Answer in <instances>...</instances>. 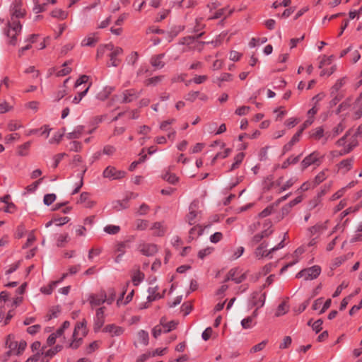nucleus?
Listing matches in <instances>:
<instances>
[{
    "label": "nucleus",
    "instance_id": "9d476101",
    "mask_svg": "<svg viewBox=\"0 0 362 362\" xmlns=\"http://www.w3.org/2000/svg\"><path fill=\"white\" fill-rule=\"evenodd\" d=\"M88 300L92 307L99 306L106 302L107 293L104 290H102L98 294L90 295Z\"/></svg>",
    "mask_w": 362,
    "mask_h": 362
},
{
    "label": "nucleus",
    "instance_id": "6e6d98bb",
    "mask_svg": "<svg viewBox=\"0 0 362 362\" xmlns=\"http://www.w3.org/2000/svg\"><path fill=\"white\" fill-rule=\"evenodd\" d=\"M33 232L34 231L33 230L29 233L26 243H25L24 245H23V249L29 247L35 240V237L34 235Z\"/></svg>",
    "mask_w": 362,
    "mask_h": 362
},
{
    "label": "nucleus",
    "instance_id": "c9c22d12",
    "mask_svg": "<svg viewBox=\"0 0 362 362\" xmlns=\"http://www.w3.org/2000/svg\"><path fill=\"white\" fill-rule=\"evenodd\" d=\"M138 339L141 344L147 345L148 344L149 339L148 333L145 330H140L138 332Z\"/></svg>",
    "mask_w": 362,
    "mask_h": 362
},
{
    "label": "nucleus",
    "instance_id": "1a4fd4ad",
    "mask_svg": "<svg viewBox=\"0 0 362 362\" xmlns=\"http://www.w3.org/2000/svg\"><path fill=\"white\" fill-rule=\"evenodd\" d=\"M125 175V172L122 170H117L115 167L108 166L103 171L104 177L112 179V180H119L124 177Z\"/></svg>",
    "mask_w": 362,
    "mask_h": 362
},
{
    "label": "nucleus",
    "instance_id": "13d9d810",
    "mask_svg": "<svg viewBox=\"0 0 362 362\" xmlns=\"http://www.w3.org/2000/svg\"><path fill=\"white\" fill-rule=\"evenodd\" d=\"M27 346V343L24 340H21L19 343H18L17 351H16V355H21Z\"/></svg>",
    "mask_w": 362,
    "mask_h": 362
},
{
    "label": "nucleus",
    "instance_id": "0e129e2a",
    "mask_svg": "<svg viewBox=\"0 0 362 362\" xmlns=\"http://www.w3.org/2000/svg\"><path fill=\"white\" fill-rule=\"evenodd\" d=\"M41 329L40 325H32L27 329V332L31 335H34L37 333Z\"/></svg>",
    "mask_w": 362,
    "mask_h": 362
},
{
    "label": "nucleus",
    "instance_id": "6e6552de",
    "mask_svg": "<svg viewBox=\"0 0 362 362\" xmlns=\"http://www.w3.org/2000/svg\"><path fill=\"white\" fill-rule=\"evenodd\" d=\"M321 273V268L318 265H315L309 268L303 269L296 274V278L304 277L305 280L315 279Z\"/></svg>",
    "mask_w": 362,
    "mask_h": 362
},
{
    "label": "nucleus",
    "instance_id": "338daca9",
    "mask_svg": "<svg viewBox=\"0 0 362 362\" xmlns=\"http://www.w3.org/2000/svg\"><path fill=\"white\" fill-rule=\"evenodd\" d=\"M116 151V148L110 145H107L103 148V153L105 155L112 156Z\"/></svg>",
    "mask_w": 362,
    "mask_h": 362
},
{
    "label": "nucleus",
    "instance_id": "6ab92c4d",
    "mask_svg": "<svg viewBox=\"0 0 362 362\" xmlns=\"http://www.w3.org/2000/svg\"><path fill=\"white\" fill-rule=\"evenodd\" d=\"M164 54H160L153 57L151 59V65L156 69H162L165 66V62L163 61Z\"/></svg>",
    "mask_w": 362,
    "mask_h": 362
},
{
    "label": "nucleus",
    "instance_id": "b1692460",
    "mask_svg": "<svg viewBox=\"0 0 362 362\" xmlns=\"http://www.w3.org/2000/svg\"><path fill=\"white\" fill-rule=\"evenodd\" d=\"M300 158V155L297 156H292L288 158L285 161H284V163L281 165H277L276 166V168H281L282 169H286L290 165L297 163L299 161Z\"/></svg>",
    "mask_w": 362,
    "mask_h": 362
},
{
    "label": "nucleus",
    "instance_id": "de8ad7c7",
    "mask_svg": "<svg viewBox=\"0 0 362 362\" xmlns=\"http://www.w3.org/2000/svg\"><path fill=\"white\" fill-rule=\"evenodd\" d=\"M83 339L81 337H73V341L69 344V347L73 349H78L82 344Z\"/></svg>",
    "mask_w": 362,
    "mask_h": 362
},
{
    "label": "nucleus",
    "instance_id": "0eeeda50",
    "mask_svg": "<svg viewBox=\"0 0 362 362\" xmlns=\"http://www.w3.org/2000/svg\"><path fill=\"white\" fill-rule=\"evenodd\" d=\"M106 49L110 51L108 57L110 58L108 66H119L121 60L118 58L123 53V49L119 47H114L112 44L106 45Z\"/></svg>",
    "mask_w": 362,
    "mask_h": 362
},
{
    "label": "nucleus",
    "instance_id": "c85d7f7f",
    "mask_svg": "<svg viewBox=\"0 0 362 362\" xmlns=\"http://www.w3.org/2000/svg\"><path fill=\"white\" fill-rule=\"evenodd\" d=\"M25 11L22 10L19 6H15L13 8V11L11 15V18L10 21H18L19 18H21L24 16Z\"/></svg>",
    "mask_w": 362,
    "mask_h": 362
},
{
    "label": "nucleus",
    "instance_id": "69168bd1",
    "mask_svg": "<svg viewBox=\"0 0 362 362\" xmlns=\"http://www.w3.org/2000/svg\"><path fill=\"white\" fill-rule=\"evenodd\" d=\"M139 58V54L136 52H132L127 57L129 64H134Z\"/></svg>",
    "mask_w": 362,
    "mask_h": 362
},
{
    "label": "nucleus",
    "instance_id": "a18cd8bd",
    "mask_svg": "<svg viewBox=\"0 0 362 362\" xmlns=\"http://www.w3.org/2000/svg\"><path fill=\"white\" fill-rule=\"evenodd\" d=\"M267 342H268L267 340H264V341H261L260 343L256 344L255 346H252V348L250 349V353H256V352L262 351V349H264Z\"/></svg>",
    "mask_w": 362,
    "mask_h": 362
},
{
    "label": "nucleus",
    "instance_id": "49530a36",
    "mask_svg": "<svg viewBox=\"0 0 362 362\" xmlns=\"http://www.w3.org/2000/svg\"><path fill=\"white\" fill-rule=\"evenodd\" d=\"M292 343V339L290 336H286L283 339V341L279 345L280 349H288Z\"/></svg>",
    "mask_w": 362,
    "mask_h": 362
},
{
    "label": "nucleus",
    "instance_id": "680f3d73",
    "mask_svg": "<svg viewBox=\"0 0 362 362\" xmlns=\"http://www.w3.org/2000/svg\"><path fill=\"white\" fill-rule=\"evenodd\" d=\"M64 134V130L61 134H55L49 141L50 144H59Z\"/></svg>",
    "mask_w": 362,
    "mask_h": 362
},
{
    "label": "nucleus",
    "instance_id": "c756f323",
    "mask_svg": "<svg viewBox=\"0 0 362 362\" xmlns=\"http://www.w3.org/2000/svg\"><path fill=\"white\" fill-rule=\"evenodd\" d=\"M71 64V61L64 62L62 66H63L62 69L59 70L57 72V74H56L57 76H64L69 74L71 71V68L69 66Z\"/></svg>",
    "mask_w": 362,
    "mask_h": 362
},
{
    "label": "nucleus",
    "instance_id": "8fccbe9b",
    "mask_svg": "<svg viewBox=\"0 0 362 362\" xmlns=\"http://www.w3.org/2000/svg\"><path fill=\"white\" fill-rule=\"evenodd\" d=\"M56 195L54 194H47L45 195L43 202L45 205H50L56 200Z\"/></svg>",
    "mask_w": 362,
    "mask_h": 362
},
{
    "label": "nucleus",
    "instance_id": "473e14b6",
    "mask_svg": "<svg viewBox=\"0 0 362 362\" xmlns=\"http://www.w3.org/2000/svg\"><path fill=\"white\" fill-rule=\"evenodd\" d=\"M51 15L53 18L64 20L67 18L68 13L62 9L57 8L52 11Z\"/></svg>",
    "mask_w": 362,
    "mask_h": 362
},
{
    "label": "nucleus",
    "instance_id": "ea45409f",
    "mask_svg": "<svg viewBox=\"0 0 362 362\" xmlns=\"http://www.w3.org/2000/svg\"><path fill=\"white\" fill-rule=\"evenodd\" d=\"M144 279V274L141 272L139 270L136 272L132 276V282L134 286H138V284L143 281Z\"/></svg>",
    "mask_w": 362,
    "mask_h": 362
},
{
    "label": "nucleus",
    "instance_id": "f257e3e1",
    "mask_svg": "<svg viewBox=\"0 0 362 362\" xmlns=\"http://www.w3.org/2000/svg\"><path fill=\"white\" fill-rule=\"evenodd\" d=\"M349 110L350 116L354 120H357L362 117V92L354 103L350 100H346L339 105L337 112L340 113Z\"/></svg>",
    "mask_w": 362,
    "mask_h": 362
},
{
    "label": "nucleus",
    "instance_id": "5fc2aeb1",
    "mask_svg": "<svg viewBox=\"0 0 362 362\" xmlns=\"http://www.w3.org/2000/svg\"><path fill=\"white\" fill-rule=\"evenodd\" d=\"M323 323V320L322 319H318L315 322H314L312 325L313 330L315 332V333L320 332L322 329V325Z\"/></svg>",
    "mask_w": 362,
    "mask_h": 362
},
{
    "label": "nucleus",
    "instance_id": "864d4df0",
    "mask_svg": "<svg viewBox=\"0 0 362 362\" xmlns=\"http://www.w3.org/2000/svg\"><path fill=\"white\" fill-rule=\"evenodd\" d=\"M62 349V346L57 344L54 348L49 349L48 351H45L47 353V356H49V357L52 358L56 354L59 352Z\"/></svg>",
    "mask_w": 362,
    "mask_h": 362
},
{
    "label": "nucleus",
    "instance_id": "603ef678",
    "mask_svg": "<svg viewBox=\"0 0 362 362\" xmlns=\"http://www.w3.org/2000/svg\"><path fill=\"white\" fill-rule=\"evenodd\" d=\"M213 247H208L206 248L202 249L198 252V257L203 259L205 257L210 255L213 251Z\"/></svg>",
    "mask_w": 362,
    "mask_h": 362
},
{
    "label": "nucleus",
    "instance_id": "ddd939ff",
    "mask_svg": "<svg viewBox=\"0 0 362 362\" xmlns=\"http://www.w3.org/2000/svg\"><path fill=\"white\" fill-rule=\"evenodd\" d=\"M158 251L157 245L155 244H143L140 245V252L146 256H153Z\"/></svg>",
    "mask_w": 362,
    "mask_h": 362
},
{
    "label": "nucleus",
    "instance_id": "09e8293b",
    "mask_svg": "<svg viewBox=\"0 0 362 362\" xmlns=\"http://www.w3.org/2000/svg\"><path fill=\"white\" fill-rule=\"evenodd\" d=\"M89 88H90V86H88L84 90L78 93V95L74 98L72 103H75V104H78L81 100V99L86 95V93L88 91Z\"/></svg>",
    "mask_w": 362,
    "mask_h": 362
},
{
    "label": "nucleus",
    "instance_id": "a878e982",
    "mask_svg": "<svg viewBox=\"0 0 362 362\" xmlns=\"http://www.w3.org/2000/svg\"><path fill=\"white\" fill-rule=\"evenodd\" d=\"M346 78H342L337 80L331 88V95H334L335 93H339L340 89L346 84Z\"/></svg>",
    "mask_w": 362,
    "mask_h": 362
},
{
    "label": "nucleus",
    "instance_id": "a19ab883",
    "mask_svg": "<svg viewBox=\"0 0 362 362\" xmlns=\"http://www.w3.org/2000/svg\"><path fill=\"white\" fill-rule=\"evenodd\" d=\"M288 310V306L286 305V302H282L279 305L277 308V310L276 313V316L279 317L286 314Z\"/></svg>",
    "mask_w": 362,
    "mask_h": 362
},
{
    "label": "nucleus",
    "instance_id": "774afa93",
    "mask_svg": "<svg viewBox=\"0 0 362 362\" xmlns=\"http://www.w3.org/2000/svg\"><path fill=\"white\" fill-rule=\"evenodd\" d=\"M357 241H362V228H358V233L354 235L351 239L350 243H355Z\"/></svg>",
    "mask_w": 362,
    "mask_h": 362
},
{
    "label": "nucleus",
    "instance_id": "423d86ee",
    "mask_svg": "<svg viewBox=\"0 0 362 362\" xmlns=\"http://www.w3.org/2000/svg\"><path fill=\"white\" fill-rule=\"evenodd\" d=\"M324 158V155H322L318 151H313L302 160L301 162V168L302 170L306 169L308 167L314 165L315 166H319Z\"/></svg>",
    "mask_w": 362,
    "mask_h": 362
},
{
    "label": "nucleus",
    "instance_id": "e433bc0d",
    "mask_svg": "<svg viewBox=\"0 0 362 362\" xmlns=\"http://www.w3.org/2000/svg\"><path fill=\"white\" fill-rule=\"evenodd\" d=\"M204 228H191L189 230V239H194V235L199 237L202 235Z\"/></svg>",
    "mask_w": 362,
    "mask_h": 362
},
{
    "label": "nucleus",
    "instance_id": "f704fd0d",
    "mask_svg": "<svg viewBox=\"0 0 362 362\" xmlns=\"http://www.w3.org/2000/svg\"><path fill=\"white\" fill-rule=\"evenodd\" d=\"M328 171V170H324L321 172H320L315 177L314 179V187L315 186H317L319 184H320L322 182H323L327 177V172Z\"/></svg>",
    "mask_w": 362,
    "mask_h": 362
},
{
    "label": "nucleus",
    "instance_id": "e2e57ef3",
    "mask_svg": "<svg viewBox=\"0 0 362 362\" xmlns=\"http://www.w3.org/2000/svg\"><path fill=\"white\" fill-rule=\"evenodd\" d=\"M346 190H347V187H342L341 189L338 190L336 193H334L332 196L331 199L332 201H334V200H337V199H339L340 197H341L344 194V193L346 192Z\"/></svg>",
    "mask_w": 362,
    "mask_h": 362
},
{
    "label": "nucleus",
    "instance_id": "4d7b16f0",
    "mask_svg": "<svg viewBox=\"0 0 362 362\" xmlns=\"http://www.w3.org/2000/svg\"><path fill=\"white\" fill-rule=\"evenodd\" d=\"M303 198L301 196H299L298 197H296L295 199L289 202V204H288V206H285L283 210L284 211H286V212L288 211V209L291 207H293V206H295L296 204L300 203L301 201H302Z\"/></svg>",
    "mask_w": 362,
    "mask_h": 362
},
{
    "label": "nucleus",
    "instance_id": "2f4dec72",
    "mask_svg": "<svg viewBox=\"0 0 362 362\" xmlns=\"http://www.w3.org/2000/svg\"><path fill=\"white\" fill-rule=\"evenodd\" d=\"M345 127H346V125L344 124V119H343L339 122V124H338V125L333 129L332 133L328 135V137L330 136L331 134H332V137L337 136V135H339L340 133H341L343 132V130L345 129Z\"/></svg>",
    "mask_w": 362,
    "mask_h": 362
},
{
    "label": "nucleus",
    "instance_id": "4be33fe9",
    "mask_svg": "<svg viewBox=\"0 0 362 362\" xmlns=\"http://www.w3.org/2000/svg\"><path fill=\"white\" fill-rule=\"evenodd\" d=\"M84 130V127L79 125L77 126L73 132H69L66 134V137L68 139H78L81 137V134H83Z\"/></svg>",
    "mask_w": 362,
    "mask_h": 362
},
{
    "label": "nucleus",
    "instance_id": "20e7f679",
    "mask_svg": "<svg viewBox=\"0 0 362 362\" xmlns=\"http://www.w3.org/2000/svg\"><path fill=\"white\" fill-rule=\"evenodd\" d=\"M351 135V130H349L346 134L337 141V145L339 146H344V149L341 150L339 153L341 156H344L350 153L357 145L358 142L356 139V135H353L348 141L347 138Z\"/></svg>",
    "mask_w": 362,
    "mask_h": 362
},
{
    "label": "nucleus",
    "instance_id": "58836bf2",
    "mask_svg": "<svg viewBox=\"0 0 362 362\" xmlns=\"http://www.w3.org/2000/svg\"><path fill=\"white\" fill-rule=\"evenodd\" d=\"M256 323L254 322V320L248 316L247 317L243 319L241 321V325L243 329H250L255 325Z\"/></svg>",
    "mask_w": 362,
    "mask_h": 362
},
{
    "label": "nucleus",
    "instance_id": "3c124183",
    "mask_svg": "<svg viewBox=\"0 0 362 362\" xmlns=\"http://www.w3.org/2000/svg\"><path fill=\"white\" fill-rule=\"evenodd\" d=\"M163 78V76H158L155 77L150 78L146 81V84L147 86L150 85H156L159 83Z\"/></svg>",
    "mask_w": 362,
    "mask_h": 362
},
{
    "label": "nucleus",
    "instance_id": "cd10ccee",
    "mask_svg": "<svg viewBox=\"0 0 362 362\" xmlns=\"http://www.w3.org/2000/svg\"><path fill=\"white\" fill-rule=\"evenodd\" d=\"M30 141H27L18 147V154L21 156H25L28 154V150L31 146Z\"/></svg>",
    "mask_w": 362,
    "mask_h": 362
},
{
    "label": "nucleus",
    "instance_id": "4468645a",
    "mask_svg": "<svg viewBox=\"0 0 362 362\" xmlns=\"http://www.w3.org/2000/svg\"><path fill=\"white\" fill-rule=\"evenodd\" d=\"M303 133V129H300L296 134L293 135L291 140L285 144L282 148V155H284L286 153L290 151L293 145L299 141L300 136Z\"/></svg>",
    "mask_w": 362,
    "mask_h": 362
},
{
    "label": "nucleus",
    "instance_id": "aec40b11",
    "mask_svg": "<svg viewBox=\"0 0 362 362\" xmlns=\"http://www.w3.org/2000/svg\"><path fill=\"white\" fill-rule=\"evenodd\" d=\"M78 202L83 204L86 208H91L94 205V202L90 199V194L87 192H83L81 194Z\"/></svg>",
    "mask_w": 362,
    "mask_h": 362
},
{
    "label": "nucleus",
    "instance_id": "79ce46f5",
    "mask_svg": "<svg viewBox=\"0 0 362 362\" xmlns=\"http://www.w3.org/2000/svg\"><path fill=\"white\" fill-rule=\"evenodd\" d=\"M177 325H178V322L175 320H171V321L168 322L166 325H165L164 326L162 327L163 329V332L164 333L170 332V331L175 329Z\"/></svg>",
    "mask_w": 362,
    "mask_h": 362
},
{
    "label": "nucleus",
    "instance_id": "bb28decb",
    "mask_svg": "<svg viewBox=\"0 0 362 362\" xmlns=\"http://www.w3.org/2000/svg\"><path fill=\"white\" fill-rule=\"evenodd\" d=\"M98 40V38L95 37V34H91L81 41V46H93Z\"/></svg>",
    "mask_w": 362,
    "mask_h": 362
},
{
    "label": "nucleus",
    "instance_id": "a211bd4d",
    "mask_svg": "<svg viewBox=\"0 0 362 362\" xmlns=\"http://www.w3.org/2000/svg\"><path fill=\"white\" fill-rule=\"evenodd\" d=\"M123 329L121 327L115 325H107L104 329L103 332L112 334V336H119L123 333Z\"/></svg>",
    "mask_w": 362,
    "mask_h": 362
},
{
    "label": "nucleus",
    "instance_id": "37998d69",
    "mask_svg": "<svg viewBox=\"0 0 362 362\" xmlns=\"http://www.w3.org/2000/svg\"><path fill=\"white\" fill-rule=\"evenodd\" d=\"M116 298V292L114 288H109L107 293V303L112 304V302L115 300Z\"/></svg>",
    "mask_w": 362,
    "mask_h": 362
},
{
    "label": "nucleus",
    "instance_id": "f03ea898",
    "mask_svg": "<svg viewBox=\"0 0 362 362\" xmlns=\"http://www.w3.org/2000/svg\"><path fill=\"white\" fill-rule=\"evenodd\" d=\"M22 26L18 21H8L4 33L7 37V43L15 46L17 44V37L21 33Z\"/></svg>",
    "mask_w": 362,
    "mask_h": 362
},
{
    "label": "nucleus",
    "instance_id": "f8f14e48",
    "mask_svg": "<svg viewBox=\"0 0 362 362\" xmlns=\"http://www.w3.org/2000/svg\"><path fill=\"white\" fill-rule=\"evenodd\" d=\"M70 218L66 216H55L51 221L47 222L45 226H62L69 223Z\"/></svg>",
    "mask_w": 362,
    "mask_h": 362
},
{
    "label": "nucleus",
    "instance_id": "412c9836",
    "mask_svg": "<svg viewBox=\"0 0 362 362\" xmlns=\"http://www.w3.org/2000/svg\"><path fill=\"white\" fill-rule=\"evenodd\" d=\"M6 346L8 348L9 351H11L14 354H16V351H17L18 347V341L14 340V336L12 334H9L7 337L6 341Z\"/></svg>",
    "mask_w": 362,
    "mask_h": 362
},
{
    "label": "nucleus",
    "instance_id": "2eb2a0df",
    "mask_svg": "<svg viewBox=\"0 0 362 362\" xmlns=\"http://www.w3.org/2000/svg\"><path fill=\"white\" fill-rule=\"evenodd\" d=\"M252 298V305L261 308L265 303L266 293H264L260 294L258 291L253 292Z\"/></svg>",
    "mask_w": 362,
    "mask_h": 362
},
{
    "label": "nucleus",
    "instance_id": "9b49d317",
    "mask_svg": "<svg viewBox=\"0 0 362 362\" xmlns=\"http://www.w3.org/2000/svg\"><path fill=\"white\" fill-rule=\"evenodd\" d=\"M105 307H100L96 310V316L94 321V331L98 332L105 323Z\"/></svg>",
    "mask_w": 362,
    "mask_h": 362
},
{
    "label": "nucleus",
    "instance_id": "c03bdc74",
    "mask_svg": "<svg viewBox=\"0 0 362 362\" xmlns=\"http://www.w3.org/2000/svg\"><path fill=\"white\" fill-rule=\"evenodd\" d=\"M244 156H245V155L243 153H238L235 157V162L232 164V165L230 168V170H233L236 169L237 168H238V165L243 161Z\"/></svg>",
    "mask_w": 362,
    "mask_h": 362
},
{
    "label": "nucleus",
    "instance_id": "7c9ffc66",
    "mask_svg": "<svg viewBox=\"0 0 362 362\" xmlns=\"http://www.w3.org/2000/svg\"><path fill=\"white\" fill-rule=\"evenodd\" d=\"M162 177L164 180L173 185H175L178 181V177L175 175V174L169 171L165 172L163 175Z\"/></svg>",
    "mask_w": 362,
    "mask_h": 362
},
{
    "label": "nucleus",
    "instance_id": "7ed1b4c3",
    "mask_svg": "<svg viewBox=\"0 0 362 362\" xmlns=\"http://www.w3.org/2000/svg\"><path fill=\"white\" fill-rule=\"evenodd\" d=\"M287 236H288V233L284 232V238L281 240V241L277 245L274 246L269 250H266V248L267 247V244L265 242L262 243L256 248V250L255 251V256L259 259L262 258V257H269L270 258H272V257L269 256L272 253H273L274 252H275L279 249H281L284 247L285 245H284V242L285 241Z\"/></svg>",
    "mask_w": 362,
    "mask_h": 362
},
{
    "label": "nucleus",
    "instance_id": "dca6fc26",
    "mask_svg": "<svg viewBox=\"0 0 362 362\" xmlns=\"http://www.w3.org/2000/svg\"><path fill=\"white\" fill-rule=\"evenodd\" d=\"M139 93L140 92L133 89L125 90L122 94L123 97L122 102L125 103H130L136 100L139 97Z\"/></svg>",
    "mask_w": 362,
    "mask_h": 362
},
{
    "label": "nucleus",
    "instance_id": "052dcab7",
    "mask_svg": "<svg viewBox=\"0 0 362 362\" xmlns=\"http://www.w3.org/2000/svg\"><path fill=\"white\" fill-rule=\"evenodd\" d=\"M250 110V107L249 106H241V107H238V109H236L235 114H237L238 115H240V116L245 115L248 113Z\"/></svg>",
    "mask_w": 362,
    "mask_h": 362
},
{
    "label": "nucleus",
    "instance_id": "4c0bfd02",
    "mask_svg": "<svg viewBox=\"0 0 362 362\" xmlns=\"http://www.w3.org/2000/svg\"><path fill=\"white\" fill-rule=\"evenodd\" d=\"M59 284V281H51L50 284L48 285L47 287H42L41 288V292L49 295L52 293L54 287Z\"/></svg>",
    "mask_w": 362,
    "mask_h": 362
},
{
    "label": "nucleus",
    "instance_id": "f3484780",
    "mask_svg": "<svg viewBox=\"0 0 362 362\" xmlns=\"http://www.w3.org/2000/svg\"><path fill=\"white\" fill-rule=\"evenodd\" d=\"M353 158H347L341 160L338 165V169L342 173H346L350 170L353 165Z\"/></svg>",
    "mask_w": 362,
    "mask_h": 362
},
{
    "label": "nucleus",
    "instance_id": "72a5a7b5",
    "mask_svg": "<svg viewBox=\"0 0 362 362\" xmlns=\"http://www.w3.org/2000/svg\"><path fill=\"white\" fill-rule=\"evenodd\" d=\"M70 240V238L68 234H61L57 238V245L59 247H64L66 244Z\"/></svg>",
    "mask_w": 362,
    "mask_h": 362
},
{
    "label": "nucleus",
    "instance_id": "5701e85b",
    "mask_svg": "<svg viewBox=\"0 0 362 362\" xmlns=\"http://www.w3.org/2000/svg\"><path fill=\"white\" fill-rule=\"evenodd\" d=\"M82 329V335L86 336L87 334L86 330V320L85 319L83 320L82 322H78L74 328L72 337H76L78 335V331Z\"/></svg>",
    "mask_w": 362,
    "mask_h": 362
},
{
    "label": "nucleus",
    "instance_id": "bf43d9fd",
    "mask_svg": "<svg viewBox=\"0 0 362 362\" xmlns=\"http://www.w3.org/2000/svg\"><path fill=\"white\" fill-rule=\"evenodd\" d=\"M324 129L322 127L317 128L315 132H313L311 134V137L315 139H320L323 136Z\"/></svg>",
    "mask_w": 362,
    "mask_h": 362
},
{
    "label": "nucleus",
    "instance_id": "393cba45",
    "mask_svg": "<svg viewBox=\"0 0 362 362\" xmlns=\"http://www.w3.org/2000/svg\"><path fill=\"white\" fill-rule=\"evenodd\" d=\"M158 290V286L154 287H149L148 289V292L149 293V296H148L147 299L148 302L154 301L157 299H160L163 298V295H160L158 293H156Z\"/></svg>",
    "mask_w": 362,
    "mask_h": 362
},
{
    "label": "nucleus",
    "instance_id": "39448f33",
    "mask_svg": "<svg viewBox=\"0 0 362 362\" xmlns=\"http://www.w3.org/2000/svg\"><path fill=\"white\" fill-rule=\"evenodd\" d=\"M202 204L198 200H194L189 205V214L187 215V221L189 225L196 224L200 213Z\"/></svg>",
    "mask_w": 362,
    "mask_h": 362
}]
</instances>
